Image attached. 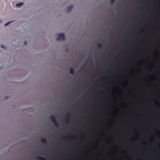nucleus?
Wrapping results in <instances>:
<instances>
[{"instance_id":"1","label":"nucleus","mask_w":160,"mask_h":160,"mask_svg":"<svg viewBox=\"0 0 160 160\" xmlns=\"http://www.w3.org/2000/svg\"><path fill=\"white\" fill-rule=\"evenodd\" d=\"M64 34L63 33H61L59 34L58 38H57L58 40H64Z\"/></svg>"},{"instance_id":"2","label":"nucleus","mask_w":160,"mask_h":160,"mask_svg":"<svg viewBox=\"0 0 160 160\" xmlns=\"http://www.w3.org/2000/svg\"><path fill=\"white\" fill-rule=\"evenodd\" d=\"M73 6L71 5L68 6L67 8V10L68 12H70L73 8Z\"/></svg>"},{"instance_id":"3","label":"nucleus","mask_w":160,"mask_h":160,"mask_svg":"<svg viewBox=\"0 0 160 160\" xmlns=\"http://www.w3.org/2000/svg\"><path fill=\"white\" fill-rule=\"evenodd\" d=\"M50 118L53 123L54 122L56 121H57V120H56V118L54 116H51L50 117Z\"/></svg>"},{"instance_id":"4","label":"nucleus","mask_w":160,"mask_h":160,"mask_svg":"<svg viewBox=\"0 0 160 160\" xmlns=\"http://www.w3.org/2000/svg\"><path fill=\"white\" fill-rule=\"evenodd\" d=\"M41 141L42 143L44 144H46L47 143V141L46 139L45 138L41 139Z\"/></svg>"},{"instance_id":"5","label":"nucleus","mask_w":160,"mask_h":160,"mask_svg":"<svg viewBox=\"0 0 160 160\" xmlns=\"http://www.w3.org/2000/svg\"><path fill=\"white\" fill-rule=\"evenodd\" d=\"M70 73L72 74H73L74 73V71L73 69L72 68H71L70 69Z\"/></svg>"},{"instance_id":"6","label":"nucleus","mask_w":160,"mask_h":160,"mask_svg":"<svg viewBox=\"0 0 160 160\" xmlns=\"http://www.w3.org/2000/svg\"><path fill=\"white\" fill-rule=\"evenodd\" d=\"M54 124L55 126L56 127H59V124L57 121H56L54 122Z\"/></svg>"},{"instance_id":"7","label":"nucleus","mask_w":160,"mask_h":160,"mask_svg":"<svg viewBox=\"0 0 160 160\" xmlns=\"http://www.w3.org/2000/svg\"><path fill=\"white\" fill-rule=\"evenodd\" d=\"M37 159L40 160H46L45 158L42 157H37Z\"/></svg>"},{"instance_id":"8","label":"nucleus","mask_w":160,"mask_h":160,"mask_svg":"<svg viewBox=\"0 0 160 160\" xmlns=\"http://www.w3.org/2000/svg\"><path fill=\"white\" fill-rule=\"evenodd\" d=\"M23 4V2H21L16 4V6L18 7H20Z\"/></svg>"},{"instance_id":"9","label":"nucleus","mask_w":160,"mask_h":160,"mask_svg":"<svg viewBox=\"0 0 160 160\" xmlns=\"http://www.w3.org/2000/svg\"><path fill=\"white\" fill-rule=\"evenodd\" d=\"M98 47L99 48H101L102 47V45L100 43H98L97 44Z\"/></svg>"},{"instance_id":"10","label":"nucleus","mask_w":160,"mask_h":160,"mask_svg":"<svg viewBox=\"0 0 160 160\" xmlns=\"http://www.w3.org/2000/svg\"><path fill=\"white\" fill-rule=\"evenodd\" d=\"M13 22V21H11V22H9L6 23V24H5L4 26H7L8 25L9 23H11V22Z\"/></svg>"},{"instance_id":"11","label":"nucleus","mask_w":160,"mask_h":160,"mask_svg":"<svg viewBox=\"0 0 160 160\" xmlns=\"http://www.w3.org/2000/svg\"><path fill=\"white\" fill-rule=\"evenodd\" d=\"M70 120V118H67L66 119V122L67 123H68L69 121Z\"/></svg>"},{"instance_id":"12","label":"nucleus","mask_w":160,"mask_h":160,"mask_svg":"<svg viewBox=\"0 0 160 160\" xmlns=\"http://www.w3.org/2000/svg\"><path fill=\"white\" fill-rule=\"evenodd\" d=\"M1 47L2 48H3L4 49H5V47L4 46V45H1Z\"/></svg>"},{"instance_id":"13","label":"nucleus","mask_w":160,"mask_h":160,"mask_svg":"<svg viewBox=\"0 0 160 160\" xmlns=\"http://www.w3.org/2000/svg\"><path fill=\"white\" fill-rule=\"evenodd\" d=\"M114 1H115V0H111V3L112 4L114 3Z\"/></svg>"},{"instance_id":"14","label":"nucleus","mask_w":160,"mask_h":160,"mask_svg":"<svg viewBox=\"0 0 160 160\" xmlns=\"http://www.w3.org/2000/svg\"><path fill=\"white\" fill-rule=\"evenodd\" d=\"M70 114H68L67 116L66 117H70Z\"/></svg>"},{"instance_id":"15","label":"nucleus","mask_w":160,"mask_h":160,"mask_svg":"<svg viewBox=\"0 0 160 160\" xmlns=\"http://www.w3.org/2000/svg\"><path fill=\"white\" fill-rule=\"evenodd\" d=\"M27 42L26 41H25L24 42V44L25 45H26L27 44Z\"/></svg>"},{"instance_id":"16","label":"nucleus","mask_w":160,"mask_h":160,"mask_svg":"<svg viewBox=\"0 0 160 160\" xmlns=\"http://www.w3.org/2000/svg\"><path fill=\"white\" fill-rule=\"evenodd\" d=\"M7 98V97H6V99Z\"/></svg>"}]
</instances>
